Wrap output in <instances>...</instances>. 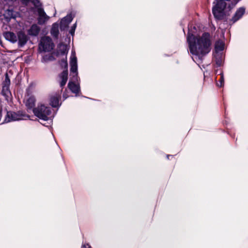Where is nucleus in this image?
Instances as JSON below:
<instances>
[{
  "mask_svg": "<svg viewBox=\"0 0 248 248\" xmlns=\"http://www.w3.org/2000/svg\"><path fill=\"white\" fill-rule=\"evenodd\" d=\"M246 13V8L244 7H241L238 8L235 12L232 18L230 19V22L234 24L238 20L240 19Z\"/></svg>",
  "mask_w": 248,
  "mask_h": 248,
  "instance_id": "1a4fd4ad",
  "label": "nucleus"
},
{
  "mask_svg": "<svg viewBox=\"0 0 248 248\" xmlns=\"http://www.w3.org/2000/svg\"><path fill=\"white\" fill-rule=\"evenodd\" d=\"M77 22H76L71 26V29L69 31V34H70L72 36L75 35V32L77 28Z\"/></svg>",
  "mask_w": 248,
  "mask_h": 248,
  "instance_id": "393cba45",
  "label": "nucleus"
},
{
  "mask_svg": "<svg viewBox=\"0 0 248 248\" xmlns=\"http://www.w3.org/2000/svg\"><path fill=\"white\" fill-rule=\"evenodd\" d=\"M67 93H68V91H67V89H65L63 93V94H62V98L63 99V100H65L66 99H67L68 97L69 96H68Z\"/></svg>",
  "mask_w": 248,
  "mask_h": 248,
  "instance_id": "c85d7f7f",
  "label": "nucleus"
},
{
  "mask_svg": "<svg viewBox=\"0 0 248 248\" xmlns=\"http://www.w3.org/2000/svg\"><path fill=\"white\" fill-rule=\"evenodd\" d=\"M35 99L33 96L30 97L26 101V106L28 109H33L35 106Z\"/></svg>",
  "mask_w": 248,
  "mask_h": 248,
  "instance_id": "6ab92c4d",
  "label": "nucleus"
},
{
  "mask_svg": "<svg viewBox=\"0 0 248 248\" xmlns=\"http://www.w3.org/2000/svg\"><path fill=\"white\" fill-rule=\"evenodd\" d=\"M216 64L217 67L221 66L223 61V56L222 53H215L214 54Z\"/></svg>",
  "mask_w": 248,
  "mask_h": 248,
  "instance_id": "aec40b11",
  "label": "nucleus"
},
{
  "mask_svg": "<svg viewBox=\"0 0 248 248\" xmlns=\"http://www.w3.org/2000/svg\"><path fill=\"white\" fill-rule=\"evenodd\" d=\"M4 80L2 82V91H9V87L11 84L10 79L7 72L5 73Z\"/></svg>",
  "mask_w": 248,
  "mask_h": 248,
  "instance_id": "f3484780",
  "label": "nucleus"
},
{
  "mask_svg": "<svg viewBox=\"0 0 248 248\" xmlns=\"http://www.w3.org/2000/svg\"><path fill=\"white\" fill-rule=\"evenodd\" d=\"M23 1L29 2L30 0H22Z\"/></svg>",
  "mask_w": 248,
  "mask_h": 248,
  "instance_id": "f704fd0d",
  "label": "nucleus"
},
{
  "mask_svg": "<svg viewBox=\"0 0 248 248\" xmlns=\"http://www.w3.org/2000/svg\"><path fill=\"white\" fill-rule=\"evenodd\" d=\"M225 44L224 41L219 39L216 41L215 43V53H219L224 49Z\"/></svg>",
  "mask_w": 248,
  "mask_h": 248,
  "instance_id": "dca6fc26",
  "label": "nucleus"
},
{
  "mask_svg": "<svg viewBox=\"0 0 248 248\" xmlns=\"http://www.w3.org/2000/svg\"><path fill=\"white\" fill-rule=\"evenodd\" d=\"M70 71L74 74L78 73V65H70Z\"/></svg>",
  "mask_w": 248,
  "mask_h": 248,
  "instance_id": "cd10ccee",
  "label": "nucleus"
},
{
  "mask_svg": "<svg viewBox=\"0 0 248 248\" xmlns=\"http://www.w3.org/2000/svg\"><path fill=\"white\" fill-rule=\"evenodd\" d=\"M17 42L18 47H23L30 40V37L25 32L20 30L17 32Z\"/></svg>",
  "mask_w": 248,
  "mask_h": 248,
  "instance_id": "423d86ee",
  "label": "nucleus"
},
{
  "mask_svg": "<svg viewBox=\"0 0 248 248\" xmlns=\"http://www.w3.org/2000/svg\"><path fill=\"white\" fill-rule=\"evenodd\" d=\"M61 92H56L49 96V104L52 108H59L62 104V103H60V100L61 98Z\"/></svg>",
  "mask_w": 248,
  "mask_h": 248,
  "instance_id": "39448f33",
  "label": "nucleus"
},
{
  "mask_svg": "<svg viewBox=\"0 0 248 248\" xmlns=\"http://www.w3.org/2000/svg\"><path fill=\"white\" fill-rule=\"evenodd\" d=\"M40 30L39 26L36 24H33L27 31L28 35V36L37 37L39 35Z\"/></svg>",
  "mask_w": 248,
  "mask_h": 248,
  "instance_id": "9b49d317",
  "label": "nucleus"
},
{
  "mask_svg": "<svg viewBox=\"0 0 248 248\" xmlns=\"http://www.w3.org/2000/svg\"><path fill=\"white\" fill-rule=\"evenodd\" d=\"M170 156L172 157V156H173V155H167V158L168 159H169V157H170Z\"/></svg>",
  "mask_w": 248,
  "mask_h": 248,
  "instance_id": "72a5a7b5",
  "label": "nucleus"
},
{
  "mask_svg": "<svg viewBox=\"0 0 248 248\" xmlns=\"http://www.w3.org/2000/svg\"><path fill=\"white\" fill-rule=\"evenodd\" d=\"M220 77L218 80V82L217 83V86L221 87L223 86L224 83V78L223 72L220 73Z\"/></svg>",
  "mask_w": 248,
  "mask_h": 248,
  "instance_id": "5701e85b",
  "label": "nucleus"
},
{
  "mask_svg": "<svg viewBox=\"0 0 248 248\" xmlns=\"http://www.w3.org/2000/svg\"><path fill=\"white\" fill-rule=\"evenodd\" d=\"M40 45L44 52H50L54 47V43L52 42L51 38L49 36H46L45 39L41 41Z\"/></svg>",
  "mask_w": 248,
  "mask_h": 248,
  "instance_id": "6e6552de",
  "label": "nucleus"
},
{
  "mask_svg": "<svg viewBox=\"0 0 248 248\" xmlns=\"http://www.w3.org/2000/svg\"><path fill=\"white\" fill-rule=\"evenodd\" d=\"M231 0H215L213 2L212 14L216 21L223 20L226 16L225 9L227 4L226 1Z\"/></svg>",
  "mask_w": 248,
  "mask_h": 248,
  "instance_id": "f03ea898",
  "label": "nucleus"
},
{
  "mask_svg": "<svg viewBox=\"0 0 248 248\" xmlns=\"http://www.w3.org/2000/svg\"><path fill=\"white\" fill-rule=\"evenodd\" d=\"M68 88L72 93L76 94V96H78V93L80 91L79 83H75L74 82L69 81L68 83Z\"/></svg>",
  "mask_w": 248,
  "mask_h": 248,
  "instance_id": "ddd939ff",
  "label": "nucleus"
},
{
  "mask_svg": "<svg viewBox=\"0 0 248 248\" xmlns=\"http://www.w3.org/2000/svg\"><path fill=\"white\" fill-rule=\"evenodd\" d=\"M65 42H67L68 44L69 45L70 44V42L71 41L70 37H68V35H67L65 39Z\"/></svg>",
  "mask_w": 248,
  "mask_h": 248,
  "instance_id": "7c9ffc66",
  "label": "nucleus"
},
{
  "mask_svg": "<svg viewBox=\"0 0 248 248\" xmlns=\"http://www.w3.org/2000/svg\"><path fill=\"white\" fill-rule=\"evenodd\" d=\"M4 37L6 40L12 43H15L17 42V34L11 31H6L3 34Z\"/></svg>",
  "mask_w": 248,
  "mask_h": 248,
  "instance_id": "4468645a",
  "label": "nucleus"
},
{
  "mask_svg": "<svg viewBox=\"0 0 248 248\" xmlns=\"http://www.w3.org/2000/svg\"><path fill=\"white\" fill-rule=\"evenodd\" d=\"M60 78L61 81L60 83V87L62 88L66 84L68 79V71L67 70L63 71L61 75Z\"/></svg>",
  "mask_w": 248,
  "mask_h": 248,
  "instance_id": "a211bd4d",
  "label": "nucleus"
},
{
  "mask_svg": "<svg viewBox=\"0 0 248 248\" xmlns=\"http://www.w3.org/2000/svg\"><path fill=\"white\" fill-rule=\"evenodd\" d=\"M78 65L77 58L75 56H74L72 58H71L70 61V65Z\"/></svg>",
  "mask_w": 248,
  "mask_h": 248,
  "instance_id": "a878e982",
  "label": "nucleus"
},
{
  "mask_svg": "<svg viewBox=\"0 0 248 248\" xmlns=\"http://www.w3.org/2000/svg\"><path fill=\"white\" fill-rule=\"evenodd\" d=\"M196 27L189 24L186 42L189 53L197 56L198 60L202 61L203 58L211 51V36L208 32H204L201 36L196 35Z\"/></svg>",
  "mask_w": 248,
  "mask_h": 248,
  "instance_id": "f257e3e1",
  "label": "nucleus"
},
{
  "mask_svg": "<svg viewBox=\"0 0 248 248\" xmlns=\"http://www.w3.org/2000/svg\"><path fill=\"white\" fill-rule=\"evenodd\" d=\"M24 116L22 112L18 111L15 112L12 111H7V114L5 117L3 123H7L12 121H19L23 119L22 117Z\"/></svg>",
  "mask_w": 248,
  "mask_h": 248,
  "instance_id": "20e7f679",
  "label": "nucleus"
},
{
  "mask_svg": "<svg viewBox=\"0 0 248 248\" xmlns=\"http://www.w3.org/2000/svg\"><path fill=\"white\" fill-rule=\"evenodd\" d=\"M69 50V46L64 44L63 43H60L58 45V50L56 53V56L59 55H67Z\"/></svg>",
  "mask_w": 248,
  "mask_h": 248,
  "instance_id": "f8f14e48",
  "label": "nucleus"
},
{
  "mask_svg": "<svg viewBox=\"0 0 248 248\" xmlns=\"http://www.w3.org/2000/svg\"><path fill=\"white\" fill-rule=\"evenodd\" d=\"M59 64L62 68H66V70H67L68 63H67V62L66 57L65 58L62 59L59 62Z\"/></svg>",
  "mask_w": 248,
  "mask_h": 248,
  "instance_id": "4be33fe9",
  "label": "nucleus"
},
{
  "mask_svg": "<svg viewBox=\"0 0 248 248\" xmlns=\"http://www.w3.org/2000/svg\"><path fill=\"white\" fill-rule=\"evenodd\" d=\"M81 248H92L91 246L89 244H83L81 247Z\"/></svg>",
  "mask_w": 248,
  "mask_h": 248,
  "instance_id": "c756f323",
  "label": "nucleus"
},
{
  "mask_svg": "<svg viewBox=\"0 0 248 248\" xmlns=\"http://www.w3.org/2000/svg\"><path fill=\"white\" fill-rule=\"evenodd\" d=\"M73 18L74 16L72 14L70 13L61 19L59 25L61 31H64L69 27V25L72 21Z\"/></svg>",
  "mask_w": 248,
  "mask_h": 248,
  "instance_id": "0eeeda50",
  "label": "nucleus"
},
{
  "mask_svg": "<svg viewBox=\"0 0 248 248\" xmlns=\"http://www.w3.org/2000/svg\"><path fill=\"white\" fill-rule=\"evenodd\" d=\"M7 15L10 19L16 18V16L14 14V11L12 9L8 10Z\"/></svg>",
  "mask_w": 248,
  "mask_h": 248,
  "instance_id": "bb28decb",
  "label": "nucleus"
},
{
  "mask_svg": "<svg viewBox=\"0 0 248 248\" xmlns=\"http://www.w3.org/2000/svg\"><path fill=\"white\" fill-rule=\"evenodd\" d=\"M84 98H89L88 97H86V96H84Z\"/></svg>",
  "mask_w": 248,
  "mask_h": 248,
  "instance_id": "4c0bfd02",
  "label": "nucleus"
},
{
  "mask_svg": "<svg viewBox=\"0 0 248 248\" xmlns=\"http://www.w3.org/2000/svg\"><path fill=\"white\" fill-rule=\"evenodd\" d=\"M72 54H75V52H74V51H72Z\"/></svg>",
  "mask_w": 248,
  "mask_h": 248,
  "instance_id": "c9c22d12",
  "label": "nucleus"
},
{
  "mask_svg": "<svg viewBox=\"0 0 248 248\" xmlns=\"http://www.w3.org/2000/svg\"><path fill=\"white\" fill-rule=\"evenodd\" d=\"M79 78L78 76V73H75L73 75L70 81L74 82L75 83H79Z\"/></svg>",
  "mask_w": 248,
  "mask_h": 248,
  "instance_id": "b1692460",
  "label": "nucleus"
},
{
  "mask_svg": "<svg viewBox=\"0 0 248 248\" xmlns=\"http://www.w3.org/2000/svg\"><path fill=\"white\" fill-rule=\"evenodd\" d=\"M59 28L60 26L57 22H55L52 25V27L50 30V34L52 37L56 39H57L59 37Z\"/></svg>",
  "mask_w": 248,
  "mask_h": 248,
  "instance_id": "2eb2a0df",
  "label": "nucleus"
},
{
  "mask_svg": "<svg viewBox=\"0 0 248 248\" xmlns=\"http://www.w3.org/2000/svg\"><path fill=\"white\" fill-rule=\"evenodd\" d=\"M33 113L39 119L47 121L49 120L48 116L51 114V109L49 107L44 105H38L37 107L33 108Z\"/></svg>",
  "mask_w": 248,
  "mask_h": 248,
  "instance_id": "7ed1b4c3",
  "label": "nucleus"
},
{
  "mask_svg": "<svg viewBox=\"0 0 248 248\" xmlns=\"http://www.w3.org/2000/svg\"><path fill=\"white\" fill-rule=\"evenodd\" d=\"M38 17L37 22L39 25H43L48 20L49 17L46 15L43 8H39L37 11Z\"/></svg>",
  "mask_w": 248,
  "mask_h": 248,
  "instance_id": "9d476101",
  "label": "nucleus"
},
{
  "mask_svg": "<svg viewBox=\"0 0 248 248\" xmlns=\"http://www.w3.org/2000/svg\"><path fill=\"white\" fill-rule=\"evenodd\" d=\"M56 12L55 11V14H54V16H55V15H56Z\"/></svg>",
  "mask_w": 248,
  "mask_h": 248,
  "instance_id": "e433bc0d",
  "label": "nucleus"
},
{
  "mask_svg": "<svg viewBox=\"0 0 248 248\" xmlns=\"http://www.w3.org/2000/svg\"><path fill=\"white\" fill-rule=\"evenodd\" d=\"M36 9L37 11H38L39 8H43L42 3L39 0H30V1Z\"/></svg>",
  "mask_w": 248,
  "mask_h": 248,
  "instance_id": "412c9836",
  "label": "nucleus"
},
{
  "mask_svg": "<svg viewBox=\"0 0 248 248\" xmlns=\"http://www.w3.org/2000/svg\"><path fill=\"white\" fill-rule=\"evenodd\" d=\"M53 59H54V58H53V57L52 56H49L48 60H52Z\"/></svg>",
  "mask_w": 248,
  "mask_h": 248,
  "instance_id": "473e14b6",
  "label": "nucleus"
},
{
  "mask_svg": "<svg viewBox=\"0 0 248 248\" xmlns=\"http://www.w3.org/2000/svg\"><path fill=\"white\" fill-rule=\"evenodd\" d=\"M3 1H5V2H16V0H3Z\"/></svg>",
  "mask_w": 248,
  "mask_h": 248,
  "instance_id": "2f4dec72",
  "label": "nucleus"
}]
</instances>
